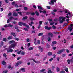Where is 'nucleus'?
I'll list each match as a JSON object with an SVG mask.
<instances>
[{"instance_id":"79ce46f5","label":"nucleus","mask_w":73,"mask_h":73,"mask_svg":"<svg viewBox=\"0 0 73 73\" xmlns=\"http://www.w3.org/2000/svg\"><path fill=\"white\" fill-rule=\"evenodd\" d=\"M23 29L25 31H27V32L28 31V29H27V28H24Z\"/></svg>"},{"instance_id":"f8f14e48","label":"nucleus","mask_w":73,"mask_h":73,"mask_svg":"<svg viewBox=\"0 0 73 73\" xmlns=\"http://www.w3.org/2000/svg\"><path fill=\"white\" fill-rule=\"evenodd\" d=\"M38 48L41 52H42V51L43 50V48H42L41 47V46H39Z\"/></svg>"},{"instance_id":"c85d7f7f","label":"nucleus","mask_w":73,"mask_h":73,"mask_svg":"<svg viewBox=\"0 0 73 73\" xmlns=\"http://www.w3.org/2000/svg\"><path fill=\"white\" fill-rule=\"evenodd\" d=\"M21 70H22V72H25V69L24 68H22L21 69Z\"/></svg>"},{"instance_id":"13d9d810","label":"nucleus","mask_w":73,"mask_h":73,"mask_svg":"<svg viewBox=\"0 0 73 73\" xmlns=\"http://www.w3.org/2000/svg\"><path fill=\"white\" fill-rule=\"evenodd\" d=\"M15 40H16L17 41H19V38H15Z\"/></svg>"},{"instance_id":"9b49d317","label":"nucleus","mask_w":73,"mask_h":73,"mask_svg":"<svg viewBox=\"0 0 73 73\" xmlns=\"http://www.w3.org/2000/svg\"><path fill=\"white\" fill-rule=\"evenodd\" d=\"M11 35H13L14 37H15L16 36V35L15 34V33L13 32H11Z\"/></svg>"},{"instance_id":"393cba45","label":"nucleus","mask_w":73,"mask_h":73,"mask_svg":"<svg viewBox=\"0 0 73 73\" xmlns=\"http://www.w3.org/2000/svg\"><path fill=\"white\" fill-rule=\"evenodd\" d=\"M8 40H11V39H12V36H9L8 38Z\"/></svg>"},{"instance_id":"58836bf2","label":"nucleus","mask_w":73,"mask_h":73,"mask_svg":"<svg viewBox=\"0 0 73 73\" xmlns=\"http://www.w3.org/2000/svg\"><path fill=\"white\" fill-rule=\"evenodd\" d=\"M66 72L67 73L68 72V68H66L65 70Z\"/></svg>"},{"instance_id":"c9c22d12","label":"nucleus","mask_w":73,"mask_h":73,"mask_svg":"<svg viewBox=\"0 0 73 73\" xmlns=\"http://www.w3.org/2000/svg\"><path fill=\"white\" fill-rule=\"evenodd\" d=\"M54 34H59V33L57 32H54Z\"/></svg>"},{"instance_id":"774afa93","label":"nucleus","mask_w":73,"mask_h":73,"mask_svg":"<svg viewBox=\"0 0 73 73\" xmlns=\"http://www.w3.org/2000/svg\"><path fill=\"white\" fill-rule=\"evenodd\" d=\"M21 51L18 52H17L18 54H20V53H21Z\"/></svg>"},{"instance_id":"aec40b11","label":"nucleus","mask_w":73,"mask_h":73,"mask_svg":"<svg viewBox=\"0 0 73 73\" xmlns=\"http://www.w3.org/2000/svg\"><path fill=\"white\" fill-rule=\"evenodd\" d=\"M12 16V14L11 13H9L8 15V17H9V16Z\"/></svg>"},{"instance_id":"412c9836","label":"nucleus","mask_w":73,"mask_h":73,"mask_svg":"<svg viewBox=\"0 0 73 73\" xmlns=\"http://www.w3.org/2000/svg\"><path fill=\"white\" fill-rule=\"evenodd\" d=\"M13 15L14 16H17L18 15V14H17V13H16L15 12H14L13 13Z\"/></svg>"},{"instance_id":"a19ab883","label":"nucleus","mask_w":73,"mask_h":73,"mask_svg":"<svg viewBox=\"0 0 73 73\" xmlns=\"http://www.w3.org/2000/svg\"><path fill=\"white\" fill-rule=\"evenodd\" d=\"M48 73H52V70H49L48 71Z\"/></svg>"},{"instance_id":"2eb2a0df","label":"nucleus","mask_w":73,"mask_h":73,"mask_svg":"<svg viewBox=\"0 0 73 73\" xmlns=\"http://www.w3.org/2000/svg\"><path fill=\"white\" fill-rule=\"evenodd\" d=\"M57 43V42L54 41L52 42V44L51 45V46H54V44H56Z\"/></svg>"},{"instance_id":"49530a36","label":"nucleus","mask_w":73,"mask_h":73,"mask_svg":"<svg viewBox=\"0 0 73 73\" xmlns=\"http://www.w3.org/2000/svg\"><path fill=\"white\" fill-rule=\"evenodd\" d=\"M8 72V70H6L3 71V73H7Z\"/></svg>"},{"instance_id":"4468645a","label":"nucleus","mask_w":73,"mask_h":73,"mask_svg":"<svg viewBox=\"0 0 73 73\" xmlns=\"http://www.w3.org/2000/svg\"><path fill=\"white\" fill-rule=\"evenodd\" d=\"M29 19L31 20H32V21L36 20V19H35V18H34L32 17H30Z\"/></svg>"},{"instance_id":"e433bc0d","label":"nucleus","mask_w":73,"mask_h":73,"mask_svg":"<svg viewBox=\"0 0 73 73\" xmlns=\"http://www.w3.org/2000/svg\"><path fill=\"white\" fill-rule=\"evenodd\" d=\"M53 58H51V59H49V61H53Z\"/></svg>"},{"instance_id":"5701e85b","label":"nucleus","mask_w":73,"mask_h":73,"mask_svg":"<svg viewBox=\"0 0 73 73\" xmlns=\"http://www.w3.org/2000/svg\"><path fill=\"white\" fill-rule=\"evenodd\" d=\"M48 56H51L52 55V53L51 52H49L48 53Z\"/></svg>"},{"instance_id":"2f4dec72","label":"nucleus","mask_w":73,"mask_h":73,"mask_svg":"<svg viewBox=\"0 0 73 73\" xmlns=\"http://www.w3.org/2000/svg\"><path fill=\"white\" fill-rule=\"evenodd\" d=\"M21 54L22 55H24V54H25V53L24 51H23L21 52Z\"/></svg>"},{"instance_id":"1a4fd4ad","label":"nucleus","mask_w":73,"mask_h":73,"mask_svg":"<svg viewBox=\"0 0 73 73\" xmlns=\"http://www.w3.org/2000/svg\"><path fill=\"white\" fill-rule=\"evenodd\" d=\"M45 28L46 29H47V30H50V29H51L52 27H48V26H46L45 27Z\"/></svg>"},{"instance_id":"ddd939ff","label":"nucleus","mask_w":73,"mask_h":73,"mask_svg":"<svg viewBox=\"0 0 73 73\" xmlns=\"http://www.w3.org/2000/svg\"><path fill=\"white\" fill-rule=\"evenodd\" d=\"M48 36H50L51 37H53V34L52 33H49L48 34Z\"/></svg>"},{"instance_id":"6e6d98bb","label":"nucleus","mask_w":73,"mask_h":73,"mask_svg":"<svg viewBox=\"0 0 73 73\" xmlns=\"http://www.w3.org/2000/svg\"><path fill=\"white\" fill-rule=\"evenodd\" d=\"M28 9V8L27 7H25L24 8V10H25V11H26V10H27Z\"/></svg>"},{"instance_id":"8fccbe9b","label":"nucleus","mask_w":73,"mask_h":73,"mask_svg":"<svg viewBox=\"0 0 73 73\" xmlns=\"http://www.w3.org/2000/svg\"><path fill=\"white\" fill-rule=\"evenodd\" d=\"M54 21H58V19L57 18H56L54 20Z\"/></svg>"},{"instance_id":"680f3d73","label":"nucleus","mask_w":73,"mask_h":73,"mask_svg":"<svg viewBox=\"0 0 73 73\" xmlns=\"http://www.w3.org/2000/svg\"><path fill=\"white\" fill-rule=\"evenodd\" d=\"M8 68V69H11V66L10 65H9Z\"/></svg>"},{"instance_id":"f03ea898","label":"nucleus","mask_w":73,"mask_h":73,"mask_svg":"<svg viewBox=\"0 0 73 73\" xmlns=\"http://www.w3.org/2000/svg\"><path fill=\"white\" fill-rule=\"evenodd\" d=\"M19 25H21V26H22V25H24V26H25V27H27L28 28H29V26H28V25H27L26 23H24L19 22Z\"/></svg>"},{"instance_id":"f257e3e1","label":"nucleus","mask_w":73,"mask_h":73,"mask_svg":"<svg viewBox=\"0 0 73 73\" xmlns=\"http://www.w3.org/2000/svg\"><path fill=\"white\" fill-rule=\"evenodd\" d=\"M65 18L64 17H59V20L60 23H62L64 21H65Z\"/></svg>"},{"instance_id":"f3484780","label":"nucleus","mask_w":73,"mask_h":73,"mask_svg":"<svg viewBox=\"0 0 73 73\" xmlns=\"http://www.w3.org/2000/svg\"><path fill=\"white\" fill-rule=\"evenodd\" d=\"M38 8L39 9H41V10H43V9L42 8V7L38 6Z\"/></svg>"},{"instance_id":"c756f323","label":"nucleus","mask_w":73,"mask_h":73,"mask_svg":"<svg viewBox=\"0 0 73 73\" xmlns=\"http://www.w3.org/2000/svg\"><path fill=\"white\" fill-rule=\"evenodd\" d=\"M45 70V69H43L40 70V72H43Z\"/></svg>"},{"instance_id":"bf43d9fd","label":"nucleus","mask_w":73,"mask_h":73,"mask_svg":"<svg viewBox=\"0 0 73 73\" xmlns=\"http://www.w3.org/2000/svg\"><path fill=\"white\" fill-rule=\"evenodd\" d=\"M54 24V22H51L50 23V25H53Z\"/></svg>"},{"instance_id":"5fc2aeb1","label":"nucleus","mask_w":73,"mask_h":73,"mask_svg":"<svg viewBox=\"0 0 73 73\" xmlns=\"http://www.w3.org/2000/svg\"><path fill=\"white\" fill-rule=\"evenodd\" d=\"M51 40V39L50 38V37H48V41H50Z\"/></svg>"},{"instance_id":"09e8293b","label":"nucleus","mask_w":73,"mask_h":73,"mask_svg":"<svg viewBox=\"0 0 73 73\" xmlns=\"http://www.w3.org/2000/svg\"><path fill=\"white\" fill-rule=\"evenodd\" d=\"M18 13L21 16L22 15V14L21 13V12H18Z\"/></svg>"},{"instance_id":"0eeeda50","label":"nucleus","mask_w":73,"mask_h":73,"mask_svg":"<svg viewBox=\"0 0 73 73\" xmlns=\"http://www.w3.org/2000/svg\"><path fill=\"white\" fill-rule=\"evenodd\" d=\"M54 2L55 3L56 2V0H51V2H50L49 3V4H54Z\"/></svg>"},{"instance_id":"de8ad7c7","label":"nucleus","mask_w":73,"mask_h":73,"mask_svg":"<svg viewBox=\"0 0 73 73\" xmlns=\"http://www.w3.org/2000/svg\"><path fill=\"white\" fill-rule=\"evenodd\" d=\"M31 15H35V13L34 12H32L31 13Z\"/></svg>"},{"instance_id":"0e129e2a","label":"nucleus","mask_w":73,"mask_h":73,"mask_svg":"<svg viewBox=\"0 0 73 73\" xmlns=\"http://www.w3.org/2000/svg\"><path fill=\"white\" fill-rule=\"evenodd\" d=\"M57 48L56 47H53V49H54V50H55V49H56Z\"/></svg>"},{"instance_id":"dca6fc26","label":"nucleus","mask_w":73,"mask_h":73,"mask_svg":"<svg viewBox=\"0 0 73 73\" xmlns=\"http://www.w3.org/2000/svg\"><path fill=\"white\" fill-rule=\"evenodd\" d=\"M9 44H12V43H16V42H15L13 40H12L11 41H9Z\"/></svg>"},{"instance_id":"423d86ee","label":"nucleus","mask_w":73,"mask_h":73,"mask_svg":"<svg viewBox=\"0 0 73 73\" xmlns=\"http://www.w3.org/2000/svg\"><path fill=\"white\" fill-rule=\"evenodd\" d=\"M73 26V24H71L70 25V27H68V29L69 30L70 32H71L72 31V30L73 29V28H72V27Z\"/></svg>"},{"instance_id":"3c124183","label":"nucleus","mask_w":73,"mask_h":73,"mask_svg":"<svg viewBox=\"0 0 73 73\" xmlns=\"http://www.w3.org/2000/svg\"><path fill=\"white\" fill-rule=\"evenodd\" d=\"M41 43H42V44H43V45L45 44V42H44V41L43 40H42V41Z\"/></svg>"},{"instance_id":"37998d69","label":"nucleus","mask_w":73,"mask_h":73,"mask_svg":"<svg viewBox=\"0 0 73 73\" xmlns=\"http://www.w3.org/2000/svg\"><path fill=\"white\" fill-rule=\"evenodd\" d=\"M68 24V23H65L63 25V27H65V26H66Z\"/></svg>"},{"instance_id":"cd10ccee","label":"nucleus","mask_w":73,"mask_h":73,"mask_svg":"<svg viewBox=\"0 0 73 73\" xmlns=\"http://www.w3.org/2000/svg\"><path fill=\"white\" fill-rule=\"evenodd\" d=\"M35 14H36V16H39V13L37 11H36Z\"/></svg>"},{"instance_id":"9d476101","label":"nucleus","mask_w":73,"mask_h":73,"mask_svg":"<svg viewBox=\"0 0 73 73\" xmlns=\"http://www.w3.org/2000/svg\"><path fill=\"white\" fill-rule=\"evenodd\" d=\"M45 47L46 48H49V47H50V46L48 44H47L46 46H45Z\"/></svg>"},{"instance_id":"052dcab7","label":"nucleus","mask_w":73,"mask_h":73,"mask_svg":"<svg viewBox=\"0 0 73 73\" xmlns=\"http://www.w3.org/2000/svg\"><path fill=\"white\" fill-rule=\"evenodd\" d=\"M53 57L54 58H56V55L55 54L53 55Z\"/></svg>"},{"instance_id":"6e6552de","label":"nucleus","mask_w":73,"mask_h":73,"mask_svg":"<svg viewBox=\"0 0 73 73\" xmlns=\"http://www.w3.org/2000/svg\"><path fill=\"white\" fill-rule=\"evenodd\" d=\"M15 46H16V44H12L10 46H9V48H14L15 47Z\"/></svg>"},{"instance_id":"20e7f679","label":"nucleus","mask_w":73,"mask_h":73,"mask_svg":"<svg viewBox=\"0 0 73 73\" xmlns=\"http://www.w3.org/2000/svg\"><path fill=\"white\" fill-rule=\"evenodd\" d=\"M65 49H62L58 51L57 53L58 54H60L62 53L63 52H65Z\"/></svg>"},{"instance_id":"72a5a7b5","label":"nucleus","mask_w":73,"mask_h":73,"mask_svg":"<svg viewBox=\"0 0 73 73\" xmlns=\"http://www.w3.org/2000/svg\"><path fill=\"white\" fill-rule=\"evenodd\" d=\"M4 43H3V42H1V44H0V46H2L3 45Z\"/></svg>"},{"instance_id":"39448f33","label":"nucleus","mask_w":73,"mask_h":73,"mask_svg":"<svg viewBox=\"0 0 73 73\" xmlns=\"http://www.w3.org/2000/svg\"><path fill=\"white\" fill-rule=\"evenodd\" d=\"M15 20V19L13 17H11L10 18H9V19H8L7 23H9V22L11 21V20Z\"/></svg>"},{"instance_id":"bb28decb","label":"nucleus","mask_w":73,"mask_h":73,"mask_svg":"<svg viewBox=\"0 0 73 73\" xmlns=\"http://www.w3.org/2000/svg\"><path fill=\"white\" fill-rule=\"evenodd\" d=\"M2 65H4L6 64V62H5V61H2Z\"/></svg>"},{"instance_id":"e2e57ef3","label":"nucleus","mask_w":73,"mask_h":73,"mask_svg":"<svg viewBox=\"0 0 73 73\" xmlns=\"http://www.w3.org/2000/svg\"><path fill=\"white\" fill-rule=\"evenodd\" d=\"M57 72H58V71H60V69L59 68H58L57 67L56 68Z\"/></svg>"},{"instance_id":"a211bd4d","label":"nucleus","mask_w":73,"mask_h":73,"mask_svg":"<svg viewBox=\"0 0 73 73\" xmlns=\"http://www.w3.org/2000/svg\"><path fill=\"white\" fill-rule=\"evenodd\" d=\"M43 34H44V33H39L38 34V36L39 37L40 36H42Z\"/></svg>"},{"instance_id":"6ab92c4d","label":"nucleus","mask_w":73,"mask_h":73,"mask_svg":"<svg viewBox=\"0 0 73 73\" xmlns=\"http://www.w3.org/2000/svg\"><path fill=\"white\" fill-rule=\"evenodd\" d=\"M28 19V17L25 16L23 18V20H25V19Z\"/></svg>"},{"instance_id":"f704fd0d","label":"nucleus","mask_w":73,"mask_h":73,"mask_svg":"<svg viewBox=\"0 0 73 73\" xmlns=\"http://www.w3.org/2000/svg\"><path fill=\"white\" fill-rule=\"evenodd\" d=\"M5 27H6V28L7 27H9V24H8L7 25H5L4 26Z\"/></svg>"},{"instance_id":"864d4df0","label":"nucleus","mask_w":73,"mask_h":73,"mask_svg":"<svg viewBox=\"0 0 73 73\" xmlns=\"http://www.w3.org/2000/svg\"><path fill=\"white\" fill-rule=\"evenodd\" d=\"M3 40L4 41H7V39H6L5 38H4L3 39Z\"/></svg>"},{"instance_id":"7c9ffc66","label":"nucleus","mask_w":73,"mask_h":73,"mask_svg":"<svg viewBox=\"0 0 73 73\" xmlns=\"http://www.w3.org/2000/svg\"><path fill=\"white\" fill-rule=\"evenodd\" d=\"M67 62L68 64H70V60L68 59L67 60Z\"/></svg>"},{"instance_id":"7ed1b4c3","label":"nucleus","mask_w":73,"mask_h":73,"mask_svg":"<svg viewBox=\"0 0 73 73\" xmlns=\"http://www.w3.org/2000/svg\"><path fill=\"white\" fill-rule=\"evenodd\" d=\"M65 13H68V14H66L67 16H66L67 19H69V17H71V15L70 12L68 11V10L66 11Z\"/></svg>"},{"instance_id":"473e14b6","label":"nucleus","mask_w":73,"mask_h":73,"mask_svg":"<svg viewBox=\"0 0 73 73\" xmlns=\"http://www.w3.org/2000/svg\"><path fill=\"white\" fill-rule=\"evenodd\" d=\"M9 27H10L12 28V27H13V25L9 24Z\"/></svg>"},{"instance_id":"c03bdc74","label":"nucleus","mask_w":73,"mask_h":73,"mask_svg":"<svg viewBox=\"0 0 73 73\" xmlns=\"http://www.w3.org/2000/svg\"><path fill=\"white\" fill-rule=\"evenodd\" d=\"M42 21H39V25H41V24H42Z\"/></svg>"},{"instance_id":"4d7b16f0","label":"nucleus","mask_w":73,"mask_h":73,"mask_svg":"<svg viewBox=\"0 0 73 73\" xmlns=\"http://www.w3.org/2000/svg\"><path fill=\"white\" fill-rule=\"evenodd\" d=\"M19 63L18 62L15 65L16 66H17L19 65Z\"/></svg>"},{"instance_id":"338daca9","label":"nucleus","mask_w":73,"mask_h":73,"mask_svg":"<svg viewBox=\"0 0 73 73\" xmlns=\"http://www.w3.org/2000/svg\"><path fill=\"white\" fill-rule=\"evenodd\" d=\"M66 52L68 53H69V50H68V49H66Z\"/></svg>"},{"instance_id":"a18cd8bd","label":"nucleus","mask_w":73,"mask_h":73,"mask_svg":"<svg viewBox=\"0 0 73 73\" xmlns=\"http://www.w3.org/2000/svg\"><path fill=\"white\" fill-rule=\"evenodd\" d=\"M52 27L53 29H56V27L54 25L52 26Z\"/></svg>"},{"instance_id":"603ef678","label":"nucleus","mask_w":73,"mask_h":73,"mask_svg":"<svg viewBox=\"0 0 73 73\" xmlns=\"http://www.w3.org/2000/svg\"><path fill=\"white\" fill-rule=\"evenodd\" d=\"M5 1L7 4H8V0H5Z\"/></svg>"},{"instance_id":"4c0bfd02","label":"nucleus","mask_w":73,"mask_h":73,"mask_svg":"<svg viewBox=\"0 0 73 73\" xmlns=\"http://www.w3.org/2000/svg\"><path fill=\"white\" fill-rule=\"evenodd\" d=\"M3 56H4V57H5V58H6L7 57V54H6L5 53H4Z\"/></svg>"},{"instance_id":"69168bd1","label":"nucleus","mask_w":73,"mask_h":73,"mask_svg":"<svg viewBox=\"0 0 73 73\" xmlns=\"http://www.w3.org/2000/svg\"><path fill=\"white\" fill-rule=\"evenodd\" d=\"M26 41L27 42H29L30 40H29V39L27 38L26 39Z\"/></svg>"},{"instance_id":"4be33fe9","label":"nucleus","mask_w":73,"mask_h":73,"mask_svg":"<svg viewBox=\"0 0 73 73\" xmlns=\"http://www.w3.org/2000/svg\"><path fill=\"white\" fill-rule=\"evenodd\" d=\"M33 61L35 62V63H36L37 64H39L40 63L39 61H36L34 60L33 59Z\"/></svg>"},{"instance_id":"a878e982","label":"nucleus","mask_w":73,"mask_h":73,"mask_svg":"<svg viewBox=\"0 0 73 73\" xmlns=\"http://www.w3.org/2000/svg\"><path fill=\"white\" fill-rule=\"evenodd\" d=\"M36 38H35L34 40L35 41L34 44H35V45H37V43H36Z\"/></svg>"},{"instance_id":"ea45409f","label":"nucleus","mask_w":73,"mask_h":73,"mask_svg":"<svg viewBox=\"0 0 73 73\" xmlns=\"http://www.w3.org/2000/svg\"><path fill=\"white\" fill-rule=\"evenodd\" d=\"M48 20L49 21H51V22L53 20V19H49Z\"/></svg>"},{"instance_id":"b1692460","label":"nucleus","mask_w":73,"mask_h":73,"mask_svg":"<svg viewBox=\"0 0 73 73\" xmlns=\"http://www.w3.org/2000/svg\"><path fill=\"white\" fill-rule=\"evenodd\" d=\"M33 47H30L28 49V50H33Z\"/></svg>"}]
</instances>
